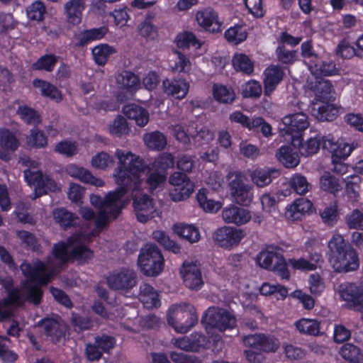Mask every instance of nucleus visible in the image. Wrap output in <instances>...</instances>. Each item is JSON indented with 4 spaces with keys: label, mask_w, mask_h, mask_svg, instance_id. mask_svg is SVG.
<instances>
[{
    "label": "nucleus",
    "mask_w": 363,
    "mask_h": 363,
    "mask_svg": "<svg viewBox=\"0 0 363 363\" xmlns=\"http://www.w3.org/2000/svg\"><path fill=\"white\" fill-rule=\"evenodd\" d=\"M115 156L118 159L114 177L119 186L110 192L104 199L92 195V220L99 229L92 230V237L99 234L101 229L106 226L109 217L116 218L125 206L123 196L130 191H135L140 189L141 174L145 170L146 165L143 159L126 150L117 149Z\"/></svg>",
    "instance_id": "obj_1"
},
{
    "label": "nucleus",
    "mask_w": 363,
    "mask_h": 363,
    "mask_svg": "<svg viewBox=\"0 0 363 363\" xmlns=\"http://www.w3.org/2000/svg\"><path fill=\"white\" fill-rule=\"evenodd\" d=\"M329 262L334 271L347 273L358 269L359 259L356 250L340 234H336L328 242Z\"/></svg>",
    "instance_id": "obj_2"
},
{
    "label": "nucleus",
    "mask_w": 363,
    "mask_h": 363,
    "mask_svg": "<svg viewBox=\"0 0 363 363\" xmlns=\"http://www.w3.org/2000/svg\"><path fill=\"white\" fill-rule=\"evenodd\" d=\"M90 250L84 244L81 233H75L66 240H60L53 245L52 255L62 264L72 263L74 261L85 259Z\"/></svg>",
    "instance_id": "obj_3"
},
{
    "label": "nucleus",
    "mask_w": 363,
    "mask_h": 363,
    "mask_svg": "<svg viewBox=\"0 0 363 363\" xmlns=\"http://www.w3.org/2000/svg\"><path fill=\"white\" fill-rule=\"evenodd\" d=\"M167 322L177 333H186L197 323L198 315L194 306L181 303L169 309Z\"/></svg>",
    "instance_id": "obj_4"
},
{
    "label": "nucleus",
    "mask_w": 363,
    "mask_h": 363,
    "mask_svg": "<svg viewBox=\"0 0 363 363\" xmlns=\"http://www.w3.org/2000/svg\"><path fill=\"white\" fill-rule=\"evenodd\" d=\"M256 261L261 267L274 272L282 279H289L290 274L279 247H267L257 255Z\"/></svg>",
    "instance_id": "obj_5"
},
{
    "label": "nucleus",
    "mask_w": 363,
    "mask_h": 363,
    "mask_svg": "<svg viewBox=\"0 0 363 363\" xmlns=\"http://www.w3.org/2000/svg\"><path fill=\"white\" fill-rule=\"evenodd\" d=\"M138 265L145 275L155 277L164 267L163 256L155 245L147 244L140 250Z\"/></svg>",
    "instance_id": "obj_6"
},
{
    "label": "nucleus",
    "mask_w": 363,
    "mask_h": 363,
    "mask_svg": "<svg viewBox=\"0 0 363 363\" xmlns=\"http://www.w3.org/2000/svg\"><path fill=\"white\" fill-rule=\"evenodd\" d=\"M245 179L240 172H232L228 174L231 196L237 203L247 206L253 200V186L245 184Z\"/></svg>",
    "instance_id": "obj_7"
},
{
    "label": "nucleus",
    "mask_w": 363,
    "mask_h": 363,
    "mask_svg": "<svg viewBox=\"0 0 363 363\" xmlns=\"http://www.w3.org/2000/svg\"><path fill=\"white\" fill-rule=\"evenodd\" d=\"M201 321L220 331L232 329L236 326V318L231 313L215 307L209 308L206 311Z\"/></svg>",
    "instance_id": "obj_8"
},
{
    "label": "nucleus",
    "mask_w": 363,
    "mask_h": 363,
    "mask_svg": "<svg viewBox=\"0 0 363 363\" xmlns=\"http://www.w3.org/2000/svg\"><path fill=\"white\" fill-rule=\"evenodd\" d=\"M20 267L28 284L47 285L52 279V271H48L46 264L40 260L33 264L23 263Z\"/></svg>",
    "instance_id": "obj_9"
},
{
    "label": "nucleus",
    "mask_w": 363,
    "mask_h": 363,
    "mask_svg": "<svg viewBox=\"0 0 363 363\" xmlns=\"http://www.w3.org/2000/svg\"><path fill=\"white\" fill-rule=\"evenodd\" d=\"M23 176L28 184L35 187L37 196L47 194L48 191L55 192L58 189L55 181L50 176L44 175L40 170L26 169L23 171Z\"/></svg>",
    "instance_id": "obj_10"
},
{
    "label": "nucleus",
    "mask_w": 363,
    "mask_h": 363,
    "mask_svg": "<svg viewBox=\"0 0 363 363\" xmlns=\"http://www.w3.org/2000/svg\"><path fill=\"white\" fill-rule=\"evenodd\" d=\"M169 183L173 186L169 191V196L174 201L184 200L194 191L193 182L184 173L174 172L169 177Z\"/></svg>",
    "instance_id": "obj_11"
},
{
    "label": "nucleus",
    "mask_w": 363,
    "mask_h": 363,
    "mask_svg": "<svg viewBox=\"0 0 363 363\" xmlns=\"http://www.w3.org/2000/svg\"><path fill=\"white\" fill-rule=\"evenodd\" d=\"M340 298L351 307L363 306V280L359 282L345 281L335 289Z\"/></svg>",
    "instance_id": "obj_12"
},
{
    "label": "nucleus",
    "mask_w": 363,
    "mask_h": 363,
    "mask_svg": "<svg viewBox=\"0 0 363 363\" xmlns=\"http://www.w3.org/2000/svg\"><path fill=\"white\" fill-rule=\"evenodd\" d=\"M106 281L110 289L127 292L136 285L137 274L132 269L123 268L111 272Z\"/></svg>",
    "instance_id": "obj_13"
},
{
    "label": "nucleus",
    "mask_w": 363,
    "mask_h": 363,
    "mask_svg": "<svg viewBox=\"0 0 363 363\" xmlns=\"http://www.w3.org/2000/svg\"><path fill=\"white\" fill-rule=\"evenodd\" d=\"M281 121L284 125V131L291 135L294 142V138H299L298 135L306 130L310 125L308 116L303 111L289 113L283 117Z\"/></svg>",
    "instance_id": "obj_14"
},
{
    "label": "nucleus",
    "mask_w": 363,
    "mask_h": 363,
    "mask_svg": "<svg viewBox=\"0 0 363 363\" xmlns=\"http://www.w3.org/2000/svg\"><path fill=\"white\" fill-rule=\"evenodd\" d=\"M133 207L138 220L145 223L156 216L160 211L155 207L152 199L146 194L133 196Z\"/></svg>",
    "instance_id": "obj_15"
},
{
    "label": "nucleus",
    "mask_w": 363,
    "mask_h": 363,
    "mask_svg": "<svg viewBox=\"0 0 363 363\" xmlns=\"http://www.w3.org/2000/svg\"><path fill=\"white\" fill-rule=\"evenodd\" d=\"M180 273L185 286L189 289L199 290L203 286L201 272L197 262H184Z\"/></svg>",
    "instance_id": "obj_16"
},
{
    "label": "nucleus",
    "mask_w": 363,
    "mask_h": 363,
    "mask_svg": "<svg viewBox=\"0 0 363 363\" xmlns=\"http://www.w3.org/2000/svg\"><path fill=\"white\" fill-rule=\"evenodd\" d=\"M245 235L242 229L223 227L214 233L213 239L220 247L228 248L238 245Z\"/></svg>",
    "instance_id": "obj_17"
},
{
    "label": "nucleus",
    "mask_w": 363,
    "mask_h": 363,
    "mask_svg": "<svg viewBox=\"0 0 363 363\" xmlns=\"http://www.w3.org/2000/svg\"><path fill=\"white\" fill-rule=\"evenodd\" d=\"M196 19L198 24L206 30L211 32L221 30V23L218 20V14L210 7L199 11L196 14Z\"/></svg>",
    "instance_id": "obj_18"
},
{
    "label": "nucleus",
    "mask_w": 363,
    "mask_h": 363,
    "mask_svg": "<svg viewBox=\"0 0 363 363\" xmlns=\"http://www.w3.org/2000/svg\"><path fill=\"white\" fill-rule=\"evenodd\" d=\"M308 86L315 94L313 101H331L334 98L333 85L328 80L315 77V81L308 83Z\"/></svg>",
    "instance_id": "obj_19"
},
{
    "label": "nucleus",
    "mask_w": 363,
    "mask_h": 363,
    "mask_svg": "<svg viewBox=\"0 0 363 363\" xmlns=\"http://www.w3.org/2000/svg\"><path fill=\"white\" fill-rule=\"evenodd\" d=\"M330 101H313L311 104V114L318 121H333L337 116L338 110Z\"/></svg>",
    "instance_id": "obj_20"
},
{
    "label": "nucleus",
    "mask_w": 363,
    "mask_h": 363,
    "mask_svg": "<svg viewBox=\"0 0 363 363\" xmlns=\"http://www.w3.org/2000/svg\"><path fill=\"white\" fill-rule=\"evenodd\" d=\"M222 217L225 223L238 225L245 224L251 219L250 213L247 209L234 205L224 208Z\"/></svg>",
    "instance_id": "obj_21"
},
{
    "label": "nucleus",
    "mask_w": 363,
    "mask_h": 363,
    "mask_svg": "<svg viewBox=\"0 0 363 363\" xmlns=\"http://www.w3.org/2000/svg\"><path fill=\"white\" fill-rule=\"evenodd\" d=\"M279 175V172L275 168H257L249 174L251 182L258 188H264L269 185L273 178Z\"/></svg>",
    "instance_id": "obj_22"
},
{
    "label": "nucleus",
    "mask_w": 363,
    "mask_h": 363,
    "mask_svg": "<svg viewBox=\"0 0 363 363\" xmlns=\"http://www.w3.org/2000/svg\"><path fill=\"white\" fill-rule=\"evenodd\" d=\"M39 325L43 328L45 335L50 337L53 344L59 343L65 336V327L53 319H43Z\"/></svg>",
    "instance_id": "obj_23"
},
{
    "label": "nucleus",
    "mask_w": 363,
    "mask_h": 363,
    "mask_svg": "<svg viewBox=\"0 0 363 363\" xmlns=\"http://www.w3.org/2000/svg\"><path fill=\"white\" fill-rule=\"evenodd\" d=\"M32 84L35 88L40 89V94L44 98L49 99L57 104L62 101V91L52 83L35 78L33 80Z\"/></svg>",
    "instance_id": "obj_24"
},
{
    "label": "nucleus",
    "mask_w": 363,
    "mask_h": 363,
    "mask_svg": "<svg viewBox=\"0 0 363 363\" xmlns=\"http://www.w3.org/2000/svg\"><path fill=\"white\" fill-rule=\"evenodd\" d=\"M313 204L307 199L300 198L296 199L285 211V217L288 220H300L303 216L308 213L312 208Z\"/></svg>",
    "instance_id": "obj_25"
},
{
    "label": "nucleus",
    "mask_w": 363,
    "mask_h": 363,
    "mask_svg": "<svg viewBox=\"0 0 363 363\" xmlns=\"http://www.w3.org/2000/svg\"><path fill=\"white\" fill-rule=\"evenodd\" d=\"M284 71L281 67L272 65L269 67L264 72V94L270 95L277 85L282 80Z\"/></svg>",
    "instance_id": "obj_26"
},
{
    "label": "nucleus",
    "mask_w": 363,
    "mask_h": 363,
    "mask_svg": "<svg viewBox=\"0 0 363 363\" xmlns=\"http://www.w3.org/2000/svg\"><path fill=\"white\" fill-rule=\"evenodd\" d=\"M165 93L177 99H183L189 91V84L184 79H166L162 83Z\"/></svg>",
    "instance_id": "obj_27"
},
{
    "label": "nucleus",
    "mask_w": 363,
    "mask_h": 363,
    "mask_svg": "<svg viewBox=\"0 0 363 363\" xmlns=\"http://www.w3.org/2000/svg\"><path fill=\"white\" fill-rule=\"evenodd\" d=\"M320 189L334 196L340 192L342 189V184L338 178L329 172H325L319 179Z\"/></svg>",
    "instance_id": "obj_28"
},
{
    "label": "nucleus",
    "mask_w": 363,
    "mask_h": 363,
    "mask_svg": "<svg viewBox=\"0 0 363 363\" xmlns=\"http://www.w3.org/2000/svg\"><path fill=\"white\" fill-rule=\"evenodd\" d=\"M115 343L113 337L106 335L96 337L94 345H92V361L99 359L104 352H107L114 347Z\"/></svg>",
    "instance_id": "obj_29"
},
{
    "label": "nucleus",
    "mask_w": 363,
    "mask_h": 363,
    "mask_svg": "<svg viewBox=\"0 0 363 363\" xmlns=\"http://www.w3.org/2000/svg\"><path fill=\"white\" fill-rule=\"evenodd\" d=\"M123 113L131 120H134L139 126H145L149 121L147 111L135 104H129L123 108Z\"/></svg>",
    "instance_id": "obj_30"
},
{
    "label": "nucleus",
    "mask_w": 363,
    "mask_h": 363,
    "mask_svg": "<svg viewBox=\"0 0 363 363\" xmlns=\"http://www.w3.org/2000/svg\"><path fill=\"white\" fill-rule=\"evenodd\" d=\"M65 9L68 23L77 25L81 22L84 2L83 0H69L65 4Z\"/></svg>",
    "instance_id": "obj_31"
},
{
    "label": "nucleus",
    "mask_w": 363,
    "mask_h": 363,
    "mask_svg": "<svg viewBox=\"0 0 363 363\" xmlns=\"http://www.w3.org/2000/svg\"><path fill=\"white\" fill-rule=\"evenodd\" d=\"M278 160L286 168H294L299 164V156L290 146L281 147L276 153Z\"/></svg>",
    "instance_id": "obj_32"
},
{
    "label": "nucleus",
    "mask_w": 363,
    "mask_h": 363,
    "mask_svg": "<svg viewBox=\"0 0 363 363\" xmlns=\"http://www.w3.org/2000/svg\"><path fill=\"white\" fill-rule=\"evenodd\" d=\"M116 79L118 86L121 89H126L130 95L140 86L138 77L129 71H123L118 74Z\"/></svg>",
    "instance_id": "obj_33"
},
{
    "label": "nucleus",
    "mask_w": 363,
    "mask_h": 363,
    "mask_svg": "<svg viewBox=\"0 0 363 363\" xmlns=\"http://www.w3.org/2000/svg\"><path fill=\"white\" fill-rule=\"evenodd\" d=\"M20 146L16 134L7 128L0 129V147L6 152H14Z\"/></svg>",
    "instance_id": "obj_34"
},
{
    "label": "nucleus",
    "mask_w": 363,
    "mask_h": 363,
    "mask_svg": "<svg viewBox=\"0 0 363 363\" xmlns=\"http://www.w3.org/2000/svg\"><path fill=\"white\" fill-rule=\"evenodd\" d=\"M173 230L179 237L193 243L200 240L199 229L193 225L179 223L173 227Z\"/></svg>",
    "instance_id": "obj_35"
},
{
    "label": "nucleus",
    "mask_w": 363,
    "mask_h": 363,
    "mask_svg": "<svg viewBox=\"0 0 363 363\" xmlns=\"http://www.w3.org/2000/svg\"><path fill=\"white\" fill-rule=\"evenodd\" d=\"M53 217L55 221L65 230L75 226L78 217L64 208L53 211Z\"/></svg>",
    "instance_id": "obj_36"
},
{
    "label": "nucleus",
    "mask_w": 363,
    "mask_h": 363,
    "mask_svg": "<svg viewBox=\"0 0 363 363\" xmlns=\"http://www.w3.org/2000/svg\"><path fill=\"white\" fill-rule=\"evenodd\" d=\"M59 57L54 54H45L40 56L35 62L31 65V69L34 71H45L51 72L53 71L58 62Z\"/></svg>",
    "instance_id": "obj_37"
},
{
    "label": "nucleus",
    "mask_w": 363,
    "mask_h": 363,
    "mask_svg": "<svg viewBox=\"0 0 363 363\" xmlns=\"http://www.w3.org/2000/svg\"><path fill=\"white\" fill-rule=\"evenodd\" d=\"M16 113L27 125H38L42 121L40 113L35 109L27 105L19 106Z\"/></svg>",
    "instance_id": "obj_38"
},
{
    "label": "nucleus",
    "mask_w": 363,
    "mask_h": 363,
    "mask_svg": "<svg viewBox=\"0 0 363 363\" xmlns=\"http://www.w3.org/2000/svg\"><path fill=\"white\" fill-rule=\"evenodd\" d=\"M6 292L7 294L6 297L0 300L1 310L3 308H18L23 306L25 300L19 289L16 287Z\"/></svg>",
    "instance_id": "obj_39"
},
{
    "label": "nucleus",
    "mask_w": 363,
    "mask_h": 363,
    "mask_svg": "<svg viewBox=\"0 0 363 363\" xmlns=\"http://www.w3.org/2000/svg\"><path fill=\"white\" fill-rule=\"evenodd\" d=\"M297 330L303 333L313 336L322 334L320 323L315 319L302 318L296 323Z\"/></svg>",
    "instance_id": "obj_40"
},
{
    "label": "nucleus",
    "mask_w": 363,
    "mask_h": 363,
    "mask_svg": "<svg viewBox=\"0 0 363 363\" xmlns=\"http://www.w3.org/2000/svg\"><path fill=\"white\" fill-rule=\"evenodd\" d=\"M232 63L235 70L246 74H250L254 70V64L250 57L243 53H236Z\"/></svg>",
    "instance_id": "obj_41"
},
{
    "label": "nucleus",
    "mask_w": 363,
    "mask_h": 363,
    "mask_svg": "<svg viewBox=\"0 0 363 363\" xmlns=\"http://www.w3.org/2000/svg\"><path fill=\"white\" fill-rule=\"evenodd\" d=\"M113 48L107 44H101L92 49V57L96 65L104 66L111 55L115 53Z\"/></svg>",
    "instance_id": "obj_42"
},
{
    "label": "nucleus",
    "mask_w": 363,
    "mask_h": 363,
    "mask_svg": "<svg viewBox=\"0 0 363 363\" xmlns=\"http://www.w3.org/2000/svg\"><path fill=\"white\" fill-rule=\"evenodd\" d=\"M144 141L150 149L155 150H162L167 145L166 137L159 131L145 135Z\"/></svg>",
    "instance_id": "obj_43"
},
{
    "label": "nucleus",
    "mask_w": 363,
    "mask_h": 363,
    "mask_svg": "<svg viewBox=\"0 0 363 363\" xmlns=\"http://www.w3.org/2000/svg\"><path fill=\"white\" fill-rule=\"evenodd\" d=\"M341 357L352 363H361L363 361V354L360 349L352 344L344 345L340 351Z\"/></svg>",
    "instance_id": "obj_44"
},
{
    "label": "nucleus",
    "mask_w": 363,
    "mask_h": 363,
    "mask_svg": "<svg viewBox=\"0 0 363 363\" xmlns=\"http://www.w3.org/2000/svg\"><path fill=\"white\" fill-rule=\"evenodd\" d=\"M289 184L291 189L299 195L306 194L311 189V184L308 182L306 177L300 174L293 175Z\"/></svg>",
    "instance_id": "obj_45"
},
{
    "label": "nucleus",
    "mask_w": 363,
    "mask_h": 363,
    "mask_svg": "<svg viewBox=\"0 0 363 363\" xmlns=\"http://www.w3.org/2000/svg\"><path fill=\"white\" fill-rule=\"evenodd\" d=\"M322 256L318 253L311 255V260L305 259H291L289 260L291 266L296 269L314 270L317 267V264L321 261Z\"/></svg>",
    "instance_id": "obj_46"
},
{
    "label": "nucleus",
    "mask_w": 363,
    "mask_h": 363,
    "mask_svg": "<svg viewBox=\"0 0 363 363\" xmlns=\"http://www.w3.org/2000/svg\"><path fill=\"white\" fill-rule=\"evenodd\" d=\"M361 179L358 176H352L345 179V192L350 200L355 201L359 197Z\"/></svg>",
    "instance_id": "obj_47"
},
{
    "label": "nucleus",
    "mask_w": 363,
    "mask_h": 363,
    "mask_svg": "<svg viewBox=\"0 0 363 363\" xmlns=\"http://www.w3.org/2000/svg\"><path fill=\"white\" fill-rule=\"evenodd\" d=\"M27 143L35 148H45L48 145V138L43 130L32 128L27 138Z\"/></svg>",
    "instance_id": "obj_48"
},
{
    "label": "nucleus",
    "mask_w": 363,
    "mask_h": 363,
    "mask_svg": "<svg viewBox=\"0 0 363 363\" xmlns=\"http://www.w3.org/2000/svg\"><path fill=\"white\" fill-rule=\"evenodd\" d=\"M213 96L217 101L223 104H230L235 99L234 91L223 85L213 86Z\"/></svg>",
    "instance_id": "obj_49"
},
{
    "label": "nucleus",
    "mask_w": 363,
    "mask_h": 363,
    "mask_svg": "<svg viewBox=\"0 0 363 363\" xmlns=\"http://www.w3.org/2000/svg\"><path fill=\"white\" fill-rule=\"evenodd\" d=\"M153 238L161 244L165 249L174 253L180 252V246L174 241L169 239V236L163 231L157 230L153 233Z\"/></svg>",
    "instance_id": "obj_50"
},
{
    "label": "nucleus",
    "mask_w": 363,
    "mask_h": 363,
    "mask_svg": "<svg viewBox=\"0 0 363 363\" xmlns=\"http://www.w3.org/2000/svg\"><path fill=\"white\" fill-rule=\"evenodd\" d=\"M174 164V157L169 152L160 155L152 162V168L157 171H166Z\"/></svg>",
    "instance_id": "obj_51"
},
{
    "label": "nucleus",
    "mask_w": 363,
    "mask_h": 363,
    "mask_svg": "<svg viewBox=\"0 0 363 363\" xmlns=\"http://www.w3.org/2000/svg\"><path fill=\"white\" fill-rule=\"evenodd\" d=\"M196 198L199 206L206 212H216L221 208V203L220 202L208 199L204 191H199Z\"/></svg>",
    "instance_id": "obj_52"
},
{
    "label": "nucleus",
    "mask_w": 363,
    "mask_h": 363,
    "mask_svg": "<svg viewBox=\"0 0 363 363\" xmlns=\"http://www.w3.org/2000/svg\"><path fill=\"white\" fill-rule=\"evenodd\" d=\"M46 9L43 2L36 1L27 8V16L32 21H43Z\"/></svg>",
    "instance_id": "obj_53"
},
{
    "label": "nucleus",
    "mask_w": 363,
    "mask_h": 363,
    "mask_svg": "<svg viewBox=\"0 0 363 363\" xmlns=\"http://www.w3.org/2000/svg\"><path fill=\"white\" fill-rule=\"evenodd\" d=\"M66 172L69 176L79 179L83 182L91 184V172L79 167L76 164H70L66 167Z\"/></svg>",
    "instance_id": "obj_54"
},
{
    "label": "nucleus",
    "mask_w": 363,
    "mask_h": 363,
    "mask_svg": "<svg viewBox=\"0 0 363 363\" xmlns=\"http://www.w3.org/2000/svg\"><path fill=\"white\" fill-rule=\"evenodd\" d=\"M54 150L60 155L69 157L77 153V145L74 141L65 140L57 143Z\"/></svg>",
    "instance_id": "obj_55"
},
{
    "label": "nucleus",
    "mask_w": 363,
    "mask_h": 363,
    "mask_svg": "<svg viewBox=\"0 0 363 363\" xmlns=\"http://www.w3.org/2000/svg\"><path fill=\"white\" fill-rule=\"evenodd\" d=\"M345 222L350 229L363 230V213L359 209L353 210L346 216Z\"/></svg>",
    "instance_id": "obj_56"
},
{
    "label": "nucleus",
    "mask_w": 363,
    "mask_h": 363,
    "mask_svg": "<svg viewBox=\"0 0 363 363\" xmlns=\"http://www.w3.org/2000/svg\"><path fill=\"white\" fill-rule=\"evenodd\" d=\"M225 38L229 43L238 45L246 40L247 34L241 27L235 26L225 31Z\"/></svg>",
    "instance_id": "obj_57"
},
{
    "label": "nucleus",
    "mask_w": 363,
    "mask_h": 363,
    "mask_svg": "<svg viewBox=\"0 0 363 363\" xmlns=\"http://www.w3.org/2000/svg\"><path fill=\"white\" fill-rule=\"evenodd\" d=\"M321 145L320 136L311 138L307 142L302 145L300 147V152L302 155L306 157L315 154Z\"/></svg>",
    "instance_id": "obj_58"
},
{
    "label": "nucleus",
    "mask_w": 363,
    "mask_h": 363,
    "mask_svg": "<svg viewBox=\"0 0 363 363\" xmlns=\"http://www.w3.org/2000/svg\"><path fill=\"white\" fill-rule=\"evenodd\" d=\"M177 43L179 48L184 49L189 48L190 45L195 46L198 45V48L200 47L195 35L191 32H184L179 34L177 37Z\"/></svg>",
    "instance_id": "obj_59"
},
{
    "label": "nucleus",
    "mask_w": 363,
    "mask_h": 363,
    "mask_svg": "<svg viewBox=\"0 0 363 363\" xmlns=\"http://www.w3.org/2000/svg\"><path fill=\"white\" fill-rule=\"evenodd\" d=\"M18 238L33 251L38 250L40 245L36 237L30 232L22 230L17 232Z\"/></svg>",
    "instance_id": "obj_60"
},
{
    "label": "nucleus",
    "mask_w": 363,
    "mask_h": 363,
    "mask_svg": "<svg viewBox=\"0 0 363 363\" xmlns=\"http://www.w3.org/2000/svg\"><path fill=\"white\" fill-rule=\"evenodd\" d=\"M27 300L35 305L40 303L43 298V291L40 289L43 285L28 284Z\"/></svg>",
    "instance_id": "obj_61"
},
{
    "label": "nucleus",
    "mask_w": 363,
    "mask_h": 363,
    "mask_svg": "<svg viewBox=\"0 0 363 363\" xmlns=\"http://www.w3.org/2000/svg\"><path fill=\"white\" fill-rule=\"evenodd\" d=\"M277 59L284 64L292 63L295 61L296 51L289 50L284 46H279L276 50Z\"/></svg>",
    "instance_id": "obj_62"
},
{
    "label": "nucleus",
    "mask_w": 363,
    "mask_h": 363,
    "mask_svg": "<svg viewBox=\"0 0 363 363\" xmlns=\"http://www.w3.org/2000/svg\"><path fill=\"white\" fill-rule=\"evenodd\" d=\"M169 130L170 133L175 137L177 140L185 145L190 143L189 135H191L184 130V127L182 125H172L169 127ZM189 133L190 132L189 131Z\"/></svg>",
    "instance_id": "obj_63"
},
{
    "label": "nucleus",
    "mask_w": 363,
    "mask_h": 363,
    "mask_svg": "<svg viewBox=\"0 0 363 363\" xmlns=\"http://www.w3.org/2000/svg\"><path fill=\"white\" fill-rule=\"evenodd\" d=\"M111 133L118 136L126 135L129 132L126 120L122 117H117L110 128Z\"/></svg>",
    "instance_id": "obj_64"
}]
</instances>
